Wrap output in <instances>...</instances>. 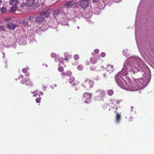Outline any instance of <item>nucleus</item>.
Returning a JSON list of instances; mask_svg holds the SVG:
<instances>
[{
  "instance_id": "1",
  "label": "nucleus",
  "mask_w": 154,
  "mask_h": 154,
  "mask_svg": "<svg viewBox=\"0 0 154 154\" xmlns=\"http://www.w3.org/2000/svg\"><path fill=\"white\" fill-rule=\"evenodd\" d=\"M116 80L118 85L122 88L131 91H135L137 90V88L133 85L129 80H124L121 76H116Z\"/></svg>"
},
{
  "instance_id": "2",
  "label": "nucleus",
  "mask_w": 154,
  "mask_h": 154,
  "mask_svg": "<svg viewBox=\"0 0 154 154\" xmlns=\"http://www.w3.org/2000/svg\"><path fill=\"white\" fill-rule=\"evenodd\" d=\"M94 85V82L92 80L89 79H86L83 82L82 85L85 88H91L93 87Z\"/></svg>"
},
{
  "instance_id": "3",
  "label": "nucleus",
  "mask_w": 154,
  "mask_h": 154,
  "mask_svg": "<svg viewBox=\"0 0 154 154\" xmlns=\"http://www.w3.org/2000/svg\"><path fill=\"white\" fill-rule=\"evenodd\" d=\"M91 98V94L88 93H85L83 95V100L85 103H91L90 99Z\"/></svg>"
},
{
  "instance_id": "4",
  "label": "nucleus",
  "mask_w": 154,
  "mask_h": 154,
  "mask_svg": "<svg viewBox=\"0 0 154 154\" xmlns=\"http://www.w3.org/2000/svg\"><path fill=\"white\" fill-rule=\"evenodd\" d=\"M80 5L81 7L83 9H85L87 8L89 5V0H81Z\"/></svg>"
},
{
  "instance_id": "5",
  "label": "nucleus",
  "mask_w": 154,
  "mask_h": 154,
  "mask_svg": "<svg viewBox=\"0 0 154 154\" xmlns=\"http://www.w3.org/2000/svg\"><path fill=\"white\" fill-rule=\"evenodd\" d=\"M101 65L99 64H92L90 68V69L92 71H99Z\"/></svg>"
},
{
  "instance_id": "6",
  "label": "nucleus",
  "mask_w": 154,
  "mask_h": 154,
  "mask_svg": "<svg viewBox=\"0 0 154 154\" xmlns=\"http://www.w3.org/2000/svg\"><path fill=\"white\" fill-rule=\"evenodd\" d=\"M44 19V17L42 16V15L40 14L39 16L36 17L35 20L37 23L41 24L43 22Z\"/></svg>"
},
{
  "instance_id": "7",
  "label": "nucleus",
  "mask_w": 154,
  "mask_h": 154,
  "mask_svg": "<svg viewBox=\"0 0 154 154\" xmlns=\"http://www.w3.org/2000/svg\"><path fill=\"white\" fill-rule=\"evenodd\" d=\"M99 58V57L97 56L91 57L90 59V62L92 64H96L97 63Z\"/></svg>"
},
{
  "instance_id": "8",
  "label": "nucleus",
  "mask_w": 154,
  "mask_h": 154,
  "mask_svg": "<svg viewBox=\"0 0 154 154\" xmlns=\"http://www.w3.org/2000/svg\"><path fill=\"white\" fill-rule=\"evenodd\" d=\"M75 78L73 77H71L69 79V83L71 84H72L73 85L75 86L76 87L78 85V82L75 81ZM76 89L77 88L75 87Z\"/></svg>"
},
{
  "instance_id": "9",
  "label": "nucleus",
  "mask_w": 154,
  "mask_h": 154,
  "mask_svg": "<svg viewBox=\"0 0 154 154\" xmlns=\"http://www.w3.org/2000/svg\"><path fill=\"white\" fill-rule=\"evenodd\" d=\"M7 26L9 29H14L17 26V24H14L12 23H9L7 24Z\"/></svg>"
},
{
  "instance_id": "10",
  "label": "nucleus",
  "mask_w": 154,
  "mask_h": 154,
  "mask_svg": "<svg viewBox=\"0 0 154 154\" xmlns=\"http://www.w3.org/2000/svg\"><path fill=\"white\" fill-rule=\"evenodd\" d=\"M60 12L61 11L60 9H54L53 14L54 17H55L56 16H58L60 14Z\"/></svg>"
},
{
  "instance_id": "11",
  "label": "nucleus",
  "mask_w": 154,
  "mask_h": 154,
  "mask_svg": "<svg viewBox=\"0 0 154 154\" xmlns=\"http://www.w3.org/2000/svg\"><path fill=\"white\" fill-rule=\"evenodd\" d=\"M106 69V71L110 72L113 71L114 69V68L112 65L108 64Z\"/></svg>"
},
{
  "instance_id": "12",
  "label": "nucleus",
  "mask_w": 154,
  "mask_h": 154,
  "mask_svg": "<svg viewBox=\"0 0 154 154\" xmlns=\"http://www.w3.org/2000/svg\"><path fill=\"white\" fill-rule=\"evenodd\" d=\"M34 0H27L26 3V5L27 6H31L34 3Z\"/></svg>"
},
{
  "instance_id": "13",
  "label": "nucleus",
  "mask_w": 154,
  "mask_h": 154,
  "mask_svg": "<svg viewBox=\"0 0 154 154\" xmlns=\"http://www.w3.org/2000/svg\"><path fill=\"white\" fill-rule=\"evenodd\" d=\"M115 101V100L114 99H111L109 100V102L108 104H106V106H111V107L113 108L114 107L113 106H114L115 104L114 102Z\"/></svg>"
},
{
  "instance_id": "14",
  "label": "nucleus",
  "mask_w": 154,
  "mask_h": 154,
  "mask_svg": "<svg viewBox=\"0 0 154 154\" xmlns=\"http://www.w3.org/2000/svg\"><path fill=\"white\" fill-rule=\"evenodd\" d=\"M19 3L18 0H10V4L11 5H16Z\"/></svg>"
},
{
  "instance_id": "15",
  "label": "nucleus",
  "mask_w": 154,
  "mask_h": 154,
  "mask_svg": "<svg viewBox=\"0 0 154 154\" xmlns=\"http://www.w3.org/2000/svg\"><path fill=\"white\" fill-rule=\"evenodd\" d=\"M40 14L42 15V16L43 17H48L50 16V12L47 11L46 12H42Z\"/></svg>"
},
{
  "instance_id": "16",
  "label": "nucleus",
  "mask_w": 154,
  "mask_h": 154,
  "mask_svg": "<svg viewBox=\"0 0 154 154\" xmlns=\"http://www.w3.org/2000/svg\"><path fill=\"white\" fill-rule=\"evenodd\" d=\"M19 79H20V82L22 84H24L26 82L27 80L25 78L23 77L22 75H20L19 77Z\"/></svg>"
},
{
  "instance_id": "17",
  "label": "nucleus",
  "mask_w": 154,
  "mask_h": 154,
  "mask_svg": "<svg viewBox=\"0 0 154 154\" xmlns=\"http://www.w3.org/2000/svg\"><path fill=\"white\" fill-rule=\"evenodd\" d=\"M72 2L71 1L67 2L65 5V6H66V7L69 8L72 7Z\"/></svg>"
},
{
  "instance_id": "18",
  "label": "nucleus",
  "mask_w": 154,
  "mask_h": 154,
  "mask_svg": "<svg viewBox=\"0 0 154 154\" xmlns=\"http://www.w3.org/2000/svg\"><path fill=\"white\" fill-rule=\"evenodd\" d=\"M116 122L119 123L120 120L121 116L119 113H116Z\"/></svg>"
},
{
  "instance_id": "19",
  "label": "nucleus",
  "mask_w": 154,
  "mask_h": 154,
  "mask_svg": "<svg viewBox=\"0 0 154 154\" xmlns=\"http://www.w3.org/2000/svg\"><path fill=\"white\" fill-rule=\"evenodd\" d=\"M65 58L64 60H69V54L68 52H66L64 54Z\"/></svg>"
},
{
  "instance_id": "20",
  "label": "nucleus",
  "mask_w": 154,
  "mask_h": 154,
  "mask_svg": "<svg viewBox=\"0 0 154 154\" xmlns=\"http://www.w3.org/2000/svg\"><path fill=\"white\" fill-rule=\"evenodd\" d=\"M114 94V91L113 90L109 89L107 91V94L109 96H112Z\"/></svg>"
},
{
  "instance_id": "21",
  "label": "nucleus",
  "mask_w": 154,
  "mask_h": 154,
  "mask_svg": "<svg viewBox=\"0 0 154 154\" xmlns=\"http://www.w3.org/2000/svg\"><path fill=\"white\" fill-rule=\"evenodd\" d=\"M17 9V7L16 6H13L11 9L10 11L11 12H15L16 10Z\"/></svg>"
},
{
  "instance_id": "22",
  "label": "nucleus",
  "mask_w": 154,
  "mask_h": 154,
  "mask_svg": "<svg viewBox=\"0 0 154 154\" xmlns=\"http://www.w3.org/2000/svg\"><path fill=\"white\" fill-rule=\"evenodd\" d=\"M26 83V85L29 87H31L33 85L32 82L28 80H27Z\"/></svg>"
},
{
  "instance_id": "23",
  "label": "nucleus",
  "mask_w": 154,
  "mask_h": 154,
  "mask_svg": "<svg viewBox=\"0 0 154 154\" xmlns=\"http://www.w3.org/2000/svg\"><path fill=\"white\" fill-rule=\"evenodd\" d=\"M106 95V94L104 91H100V96L101 97H104Z\"/></svg>"
},
{
  "instance_id": "24",
  "label": "nucleus",
  "mask_w": 154,
  "mask_h": 154,
  "mask_svg": "<svg viewBox=\"0 0 154 154\" xmlns=\"http://www.w3.org/2000/svg\"><path fill=\"white\" fill-rule=\"evenodd\" d=\"M66 74L68 76H71L72 75V72L70 71H67L66 72Z\"/></svg>"
},
{
  "instance_id": "25",
  "label": "nucleus",
  "mask_w": 154,
  "mask_h": 154,
  "mask_svg": "<svg viewBox=\"0 0 154 154\" xmlns=\"http://www.w3.org/2000/svg\"><path fill=\"white\" fill-rule=\"evenodd\" d=\"M7 11L6 8L3 7L1 9V12L2 13H4L6 12Z\"/></svg>"
},
{
  "instance_id": "26",
  "label": "nucleus",
  "mask_w": 154,
  "mask_h": 154,
  "mask_svg": "<svg viewBox=\"0 0 154 154\" xmlns=\"http://www.w3.org/2000/svg\"><path fill=\"white\" fill-rule=\"evenodd\" d=\"M58 70L60 72H62L64 70V68L62 66H60L58 68Z\"/></svg>"
},
{
  "instance_id": "27",
  "label": "nucleus",
  "mask_w": 154,
  "mask_h": 154,
  "mask_svg": "<svg viewBox=\"0 0 154 154\" xmlns=\"http://www.w3.org/2000/svg\"><path fill=\"white\" fill-rule=\"evenodd\" d=\"M78 3L77 2H74L72 4V6L73 8H75L78 5Z\"/></svg>"
},
{
  "instance_id": "28",
  "label": "nucleus",
  "mask_w": 154,
  "mask_h": 154,
  "mask_svg": "<svg viewBox=\"0 0 154 154\" xmlns=\"http://www.w3.org/2000/svg\"><path fill=\"white\" fill-rule=\"evenodd\" d=\"M78 69L79 70H82L83 68V67L82 65H79L77 67Z\"/></svg>"
},
{
  "instance_id": "29",
  "label": "nucleus",
  "mask_w": 154,
  "mask_h": 154,
  "mask_svg": "<svg viewBox=\"0 0 154 154\" xmlns=\"http://www.w3.org/2000/svg\"><path fill=\"white\" fill-rule=\"evenodd\" d=\"M5 30V27L3 26H0V31Z\"/></svg>"
},
{
  "instance_id": "30",
  "label": "nucleus",
  "mask_w": 154,
  "mask_h": 154,
  "mask_svg": "<svg viewBox=\"0 0 154 154\" xmlns=\"http://www.w3.org/2000/svg\"><path fill=\"white\" fill-rule=\"evenodd\" d=\"M79 58V56L78 54H75L74 56V58L75 60H78Z\"/></svg>"
},
{
  "instance_id": "31",
  "label": "nucleus",
  "mask_w": 154,
  "mask_h": 154,
  "mask_svg": "<svg viewBox=\"0 0 154 154\" xmlns=\"http://www.w3.org/2000/svg\"><path fill=\"white\" fill-rule=\"evenodd\" d=\"M54 9H48L47 10V11H48L49 12H50V14L51 13H53L54 12Z\"/></svg>"
},
{
  "instance_id": "32",
  "label": "nucleus",
  "mask_w": 154,
  "mask_h": 154,
  "mask_svg": "<svg viewBox=\"0 0 154 154\" xmlns=\"http://www.w3.org/2000/svg\"><path fill=\"white\" fill-rule=\"evenodd\" d=\"M41 97L37 98L35 100L36 102L37 103H39L41 102Z\"/></svg>"
},
{
  "instance_id": "33",
  "label": "nucleus",
  "mask_w": 154,
  "mask_h": 154,
  "mask_svg": "<svg viewBox=\"0 0 154 154\" xmlns=\"http://www.w3.org/2000/svg\"><path fill=\"white\" fill-rule=\"evenodd\" d=\"M115 102H116L117 104H119L122 102V100L120 99L118 100H115Z\"/></svg>"
},
{
  "instance_id": "34",
  "label": "nucleus",
  "mask_w": 154,
  "mask_h": 154,
  "mask_svg": "<svg viewBox=\"0 0 154 154\" xmlns=\"http://www.w3.org/2000/svg\"><path fill=\"white\" fill-rule=\"evenodd\" d=\"M22 71L23 72L26 73L27 72L28 70L26 68H25L22 69Z\"/></svg>"
},
{
  "instance_id": "35",
  "label": "nucleus",
  "mask_w": 154,
  "mask_h": 154,
  "mask_svg": "<svg viewBox=\"0 0 154 154\" xmlns=\"http://www.w3.org/2000/svg\"><path fill=\"white\" fill-rule=\"evenodd\" d=\"M51 56L52 57L54 58L56 57V54L53 53H51Z\"/></svg>"
},
{
  "instance_id": "36",
  "label": "nucleus",
  "mask_w": 154,
  "mask_h": 154,
  "mask_svg": "<svg viewBox=\"0 0 154 154\" xmlns=\"http://www.w3.org/2000/svg\"><path fill=\"white\" fill-rule=\"evenodd\" d=\"M28 22L27 20L23 21L22 23L25 25H26L28 24Z\"/></svg>"
},
{
  "instance_id": "37",
  "label": "nucleus",
  "mask_w": 154,
  "mask_h": 154,
  "mask_svg": "<svg viewBox=\"0 0 154 154\" xmlns=\"http://www.w3.org/2000/svg\"><path fill=\"white\" fill-rule=\"evenodd\" d=\"M101 0H92L93 2L94 3H97L99 2Z\"/></svg>"
},
{
  "instance_id": "38",
  "label": "nucleus",
  "mask_w": 154,
  "mask_h": 154,
  "mask_svg": "<svg viewBox=\"0 0 154 154\" xmlns=\"http://www.w3.org/2000/svg\"><path fill=\"white\" fill-rule=\"evenodd\" d=\"M101 56L102 57H104L106 56V54L104 52H102L100 54Z\"/></svg>"
},
{
  "instance_id": "39",
  "label": "nucleus",
  "mask_w": 154,
  "mask_h": 154,
  "mask_svg": "<svg viewBox=\"0 0 154 154\" xmlns=\"http://www.w3.org/2000/svg\"><path fill=\"white\" fill-rule=\"evenodd\" d=\"M103 76L105 77H106V76H107L108 75V73H106V72H103Z\"/></svg>"
},
{
  "instance_id": "40",
  "label": "nucleus",
  "mask_w": 154,
  "mask_h": 154,
  "mask_svg": "<svg viewBox=\"0 0 154 154\" xmlns=\"http://www.w3.org/2000/svg\"><path fill=\"white\" fill-rule=\"evenodd\" d=\"M99 50L98 49H96L94 50L95 52L97 54L98 53H99Z\"/></svg>"
},
{
  "instance_id": "41",
  "label": "nucleus",
  "mask_w": 154,
  "mask_h": 154,
  "mask_svg": "<svg viewBox=\"0 0 154 154\" xmlns=\"http://www.w3.org/2000/svg\"><path fill=\"white\" fill-rule=\"evenodd\" d=\"M62 75L63 76H64L66 75V72L65 73V72H62Z\"/></svg>"
},
{
  "instance_id": "42",
  "label": "nucleus",
  "mask_w": 154,
  "mask_h": 154,
  "mask_svg": "<svg viewBox=\"0 0 154 154\" xmlns=\"http://www.w3.org/2000/svg\"><path fill=\"white\" fill-rule=\"evenodd\" d=\"M86 64L87 65H89L90 64L89 63V62L88 61H86Z\"/></svg>"
},
{
  "instance_id": "43",
  "label": "nucleus",
  "mask_w": 154,
  "mask_h": 154,
  "mask_svg": "<svg viewBox=\"0 0 154 154\" xmlns=\"http://www.w3.org/2000/svg\"><path fill=\"white\" fill-rule=\"evenodd\" d=\"M131 111L132 112L133 111V109H134V108L133 106H131Z\"/></svg>"
},
{
  "instance_id": "44",
  "label": "nucleus",
  "mask_w": 154,
  "mask_h": 154,
  "mask_svg": "<svg viewBox=\"0 0 154 154\" xmlns=\"http://www.w3.org/2000/svg\"><path fill=\"white\" fill-rule=\"evenodd\" d=\"M96 78H97L96 79V80H98V79H99V77H96Z\"/></svg>"
},
{
  "instance_id": "45",
  "label": "nucleus",
  "mask_w": 154,
  "mask_h": 154,
  "mask_svg": "<svg viewBox=\"0 0 154 154\" xmlns=\"http://www.w3.org/2000/svg\"><path fill=\"white\" fill-rule=\"evenodd\" d=\"M2 0H0V4L1 3H2Z\"/></svg>"
},
{
  "instance_id": "46",
  "label": "nucleus",
  "mask_w": 154,
  "mask_h": 154,
  "mask_svg": "<svg viewBox=\"0 0 154 154\" xmlns=\"http://www.w3.org/2000/svg\"><path fill=\"white\" fill-rule=\"evenodd\" d=\"M31 92L32 93H33L32 92Z\"/></svg>"
}]
</instances>
